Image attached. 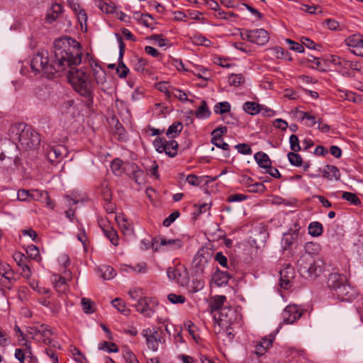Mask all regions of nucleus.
Masks as SVG:
<instances>
[{"mask_svg":"<svg viewBox=\"0 0 363 363\" xmlns=\"http://www.w3.org/2000/svg\"><path fill=\"white\" fill-rule=\"evenodd\" d=\"M342 94H341L340 96L349 101H352L357 104H360L363 101V99L360 95L352 91H342Z\"/></svg>","mask_w":363,"mask_h":363,"instance_id":"33","label":"nucleus"},{"mask_svg":"<svg viewBox=\"0 0 363 363\" xmlns=\"http://www.w3.org/2000/svg\"><path fill=\"white\" fill-rule=\"evenodd\" d=\"M290 148L293 152H297L301 150L299 140L296 135H291L289 138Z\"/></svg>","mask_w":363,"mask_h":363,"instance_id":"53","label":"nucleus"},{"mask_svg":"<svg viewBox=\"0 0 363 363\" xmlns=\"http://www.w3.org/2000/svg\"><path fill=\"white\" fill-rule=\"evenodd\" d=\"M244 82L245 78L241 74H232L228 77V82L231 86H238Z\"/></svg>","mask_w":363,"mask_h":363,"instance_id":"42","label":"nucleus"},{"mask_svg":"<svg viewBox=\"0 0 363 363\" xmlns=\"http://www.w3.org/2000/svg\"><path fill=\"white\" fill-rule=\"evenodd\" d=\"M52 335V330L49 328L48 325H42L37 330L36 336H39L40 338H42L43 341L46 345H51L52 340L50 337Z\"/></svg>","mask_w":363,"mask_h":363,"instance_id":"21","label":"nucleus"},{"mask_svg":"<svg viewBox=\"0 0 363 363\" xmlns=\"http://www.w3.org/2000/svg\"><path fill=\"white\" fill-rule=\"evenodd\" d=\"M297 264L300 273L306 277L315 278L323 272V267L317 264L311 255H302Z\"/></svg>","mask_w":363,"mask_h":363,"instance_id":"4","label":"nucleus"},{"mask_svg":"<svg viewBox=\"0 0 363 363\" xmlns=\"http://www.w3.org/2000/svg\"><path fill=\"white\" fill-rule=\"evenodd\" d=\"M142 335L145 339L147 348L153 352H157L160 345L165 342L164 333L160 327L153 326L143 330Z\"/></svg>","mask_w":363,"mask_h":363,"instance_id":"5","label":"nucleus"},{"mask_svg":"<svg viewBox=\"0 0 363 363\" xmlns=\"http://www.w3.org/2000/svg\"><path fill=\"white\" fill-rule=\"evenodd\" d=\"M44 51L38 52L36 55H35L30 62V67L32 71L35 74L39 73V69L40 67V61L43 57Z\"/></svg>","mask_w":363,"mask_h":363,"instance_id":"34","label":"nucleus"},{"mask_svg":"<svg viewBox=\"0 0 363 363\" xmlns=\"http://www.w3.org/2000/svg\"><path fill=\"white\" fill-rule=\"evenodd\" d=\"M54 57L48 59V53L44 51L39 73L52 78L55 73L67 72L69 82L80 95L92 99L93 86L86 73L75 67L82 62L80 44L72 38H62L54 42Z\"/></svg>","mask_w":363,"mask_h":363,"instance_id":"1","label":"nucleus"},{"mask_svg":"<svg viewBox=\"0 0 363 363\" xmlns=\"http://www.w3.org/2000/svg\"><path fill=\"white\" fill-rule=\"evenodd\" d=\"M16 264L21 268V274L24 278L29 279L31 276V271L28 265V258L21 252H16L13 255Z\"/></svg>","mask_w":363,"mask_h":363,"instance_id":"16","label":"nucleus"},{"mask_svg":"<svg viewBox=\"0 0 363 363\" xmlns=\"http://www.w3.org/2000/svg\"><path fill=\"white\" fill-rule=\"evenodd\" d=\"M101 196L104 201H109L111 199V192L108 186V183L104 182L101 184Z\"/></svg>","mask_w":363,"mask_h":363,"instance_id":"54","label":"nucleus"},{"mask_svg":"<svg viewBox=\"0 0 363 363\" xmlns=\"http://www.w3.org/2000/svg\"><path fill=\"white\" fill-rule=\"evenodd\" d=\"M195 116L200 119L208 118L211 116V111L207 106L206 101H201L197 110L195 111Z\"/></svg>","mask_w":363,"mask_h":363,"instance_id":"26","label":"nucleus"},{"mask_svg":"<svg viewBox=\"0 0 363 363\" xmlns=\"http://www.w3.org/2000/svg\"><path fill=\"white\" fill-rule=\"evenodd\" d=\"M174 281L182 286L188 285L189 282V272L186 268L179 269L177 276V279H174Z\"/></svg>","mask_w":363,"mask_h":363,"instance_id":"30","label":"nucleus"},{"mask_svg":"<svg viewBox=\"0 0 363 363\" xmlns=\"http://www.w3.org/2000/svg\"><path fill=\"white\" fill-rule=\"evenodd\" d=\"M26 253L28 256L33 259L40 261L41 259L40 257V252L38 248L33 245H29L26 249Z\"/></svg>","mask_w":363,"mask_h":363,"instance_id":"46","label":"nucleus"},{"mask_svg":"<svg viewBox=\"0 0 363 363\" xmlns=\"http://www.w3.org/2000/svg\"><path fill=\"white\" fill-rule=\"evenodd\" d=\"M274 340V336L272 335L263 337L261 341L255 346V354L257 356H262L264 354L267 350H269L272 346Z\"/></svg>","mask_w":363,"mask_h":363,"instance_id":"19","label":"nucleus"},{"mask_svg":"<svg viewBox=\"0 0 363 363\" xmlns=\"http://www.w3.org/2000/svg\"><path fill=\"white\" fill-rule=\"evenodd\" d=\"M116 220L118 221V225H120L121 230L125 235H130L133 233V227L132 225L128 223L125 219H122L121 220V216L116 217Z\"/></svg>","mask_w":363,"mask_h":363,"instance_id":"44","label":"nucleus"},{"mask_svg":"<svg viewBox=\"0 0 363 363\" xmlns=\"http://www.w3.org/2000/svg\"><path fill=\"white\" fill-rule=\"evenodd\" d=\"M280 286L287 289L291 287V280L294 277V269L291 266H287L285 269L280 270Z\"/></svg>","mask_w":363,"mask_h":363,"instance_id":"18","label":"nucleus"},{"mask_svg":"<svg viewBox=\"0 0 363 363\" xmlns=\"http://www.w3.org/2000/svg\"><path fill=\"white\" fill-rule=\"evenodd\" d=\"M347 281V279L344 274L333 272L328 275L327 286L333 294H334L337 290L342 286Z\"/></svg>","mask_w":363,"mask_h":363,"instance_id":"9","label":"nucleus"},{"mask_svg":"<svg viewBox=\"0 0 363 363\" xmlns=\"http://www.w3.org/2000/svg\"><path fill=\"white\" fill-rule=\"evenodd\" d=\"M153 304L154 303H151V301L147 298H140L135 304V308L138 312L144 316L151 317L155 313Z\"/></svg>","mask_w":363,"mask_h":363,"instance_id":"11","label":"nucleus"},{"mask_svg":"<svg viewBox=\"0 0 363 363\" xmlns=\"http://www.w3.org/2000/svg\"><path fill=\"white\" fill-rule=\"evenodd\" d=\"M171 95H173L182 102L188 101L187 95L182 90L174 89Z\"/></svg>","mask_w":363,"mask_h":363,"instance_id":"64","label":"nucleus"},{"mask_svg":"<svg viewBox=\"0 0 363 363\" xmlns=\"http://www.w3.org/2000/svg\"><path fill=\"white\" fill-rule=\"evenodd\" d=\"M12 140H17L25 150H35L40 144V137L31 126L24 123L13 125L9 130Z\"/></svg>","mask_w":363,"mask_h":363,"instance_id":"2","label":"nucleus"},{"mask_svg":"<svg viewBox=\"0 0 363 363\" xmlns=\"http://www.w3.org/2000/svg\"><path fill=\"white\" fill-rule=\"evenodd\" d=\"M194 42L196 44L206 46V47L210 46V45L211 43L208 39H207L206 38H205L204 36H202V35L195 36L194 38Z\"/></svg>","mask_w":363,"mask_h":363,"instance_id":"62","label":"nucleus"},{"mask_svg":"<svg viewBox=\"0 0 363 363\" xmlns=\"http://www.w3.org/2000/svg\"><path fill=\"white\" fill-rule=\"evenodd\" d=\"M308 234L313 237H318L323 231V225L318 221L311 222L308 225Z\"/></svg>","mask_w":363,"mask_h":363,"instance_id":"31","label":"nucleus"},{"mask_svg":"<svg viewBox=\"0 0 363 363\" xmlns=\"http://www.w3.org/2000/svg\"><path fill=\"white\" fill-rule=\"evenodd\" d=\"M134 69L138 72H143L145 69L146 60L143 58L136 57L133 60Z\"/></svg>","mask_w":363,"mask_h":363,"instance_id":"49","label":"nucleus"},{"mask_svg":"<svg viewBox=\"0 0 363 363\" xmlns=\"http://www.w3.org/2000/svg\"><path fill=\"white\" fill-rule=\"evenodd\" d=\"M239 153L242 155H251L252 153V149L249 145L246 143H240L235 147Z\"/></svg>","mask_w":363,"mask_h":363,"instance_id":"57","label":"nucleus"},{"mask_svg":"<svg viewBox=\"0 0 363 363\" xmlns=\"http://www.w3.org/2000/svg\"><path fill=\"white\" fill-rule=\"evenodd\" d=\"M226 301V297L225 296H214L211 298L209 302V307L211 309V311H220V310L223 308V304Z\"/></svg>","mask_w":363,"mask_h":363,"instance_id":"23","label":"nucleus"},{"mask_svg":"<svg viewBox=\"0 0 363 363\" xmlns=\"http://www.w3.org/2000/svg\"><path fill=\"white\" fill-rule=\"evenodd\" d=\"M345 43L348 47L353 48V53L359 56L362 55L363 38L359 34L350 35L345 39Z\"/></svg>","mask_w":363,"mask_h":363,"instance_id":"13","label":"nucleus"},{"mask_svg":"<svg viewBox=\"0 0 363 363\" xmlns=\"http://www.w3.org/2000/svg\"><path fill=\"white\" fill-rule=\"evenodd\" d=\"M213 252L208 247L199 250L192 261V273L196 277L208 274L211 269Z\"/></svg>","mask_w":363,"mask_h":363,"instance_id":"3","label":"nucleus"},{"mask_svg":"<svg viewBox=\"0 0 363 363\" xmlns=\"http://www.w3.org/2000/svg\"><path fill=\"white\" fill-rule=\"evenodd\" d=\"M52 9H53V12L55 13H52V14H47V19L51 22V21H55L57 16H58V13H60L62 11V8L60 6V5L59 4H55V6H52Z\"/></svg>","mask_w":363,"mask_h":363,"instance_id":"61","label":"nucleus"},{"mask_svg":"<svg viewBox=\"0 0 363 363\" xmlns=\"http://www.w3.org/2000/svg\"><path fill=\"white\" fill-rule=\"evenodd\" d=\"M69 4L70 6V8L75 12L79 13V18L82 19L86 20V14L85 11L81 9L79 4L74 2V1H69Z\"/></svg>","mask_w":363,"mask_h":363,"instance_id":"50","label":"nucleus"},{"mask_svg":"<svg viewBox=\"0 0 363 363\" xmlns=\"http://www.w3.org/2000/svg\"><path fill=\"white\" fill-rule=\"evenodd\" d=\"M95 81L97 84L101 86V89L105 91V84L106 82V74L105 70H99V73H97L94 76Z\"/></svg>","mask_w":363,"mask_h":363,"instance_id":"48","label":"nucleus"},{"mask_svg":"<svg viewBox=\"0 0 363 363\" xmlns=\"http://www.w3.org/2000/svg\"><path fill=\"white\" fill-rule=\"evenodd\" d=\"M211 142L213 145L223 150H229L228 144L223 141L222 136L216 135H211Z\"/></svg>","mask_w":363,"mask_h":363,"instance_id":"37","label":"nucleus"},{"mask_svg":"<svg viewBox=\"0 0 363 363\" xmlns=\"http://www.w3.org/2000/svg\"><path fill=\"white\" fill-rule=\"evenodd\" d=\"M118 41L119 43V58L118 65L116 68V72L120 78H125L129 72V69L125 66L123 62V56L125 51V43L123 42L121 37H118Z\"/></svg>","mask_w":363,"mask_h":363,"instance_id":"17","label":"nucleus"},{"mask_svg":"<svg viewBox=\"0 0 363 363\" xmlns=\"http://www.w3.org/2000/svg\"><path fill=\"white\" fill-rule=\"evenodd\" d=\"M254 157L259 167L264 169L270 167L272 161L266 153L263 152H258L255 154Z\"/></svg>","mask_w":363,"mask_h":363,"instance_id":"22","label":"nucleus"},{"mask_svg":"<svg viewBox=\"0 0 363 363\" xmlns=\"http://www.w3.org/2000/svg\"><path fill=\"white\" fill-rule=\"evenodd\" d=\"M247 38H250L251 43L259 45H265L269 40L268 32L262 28L251 30L250 37Z\"/></svg>","mask_w":363,"mask_h":363,"instance_id":"15","label":"nucleus"},{"mask_svg":"<svg viewBox=\"0 0 363 363\" xmlns=\"http://www.w3.org/2000/svg\"><path fill=\"white\" fill-rule=\"evenodd\" d=\"M213 111L217 114H223L230 111V105L227 101L220 102L214 106Z\"/></svg>","mask_w":363,"mask_h":363,"instance_id":"40","label":"nucleus"},{"mask_svg":"<svg viewBox=\"0 0 363 363\" xmlns=\"http://www.w3.org/2000/svg\"><path fill=\"white\" fill-rule=\"evenodd\" d=\"M99 4V9L105 13H112L114 12L116 9V6L114 3L109 2L108 3L106 0H101Z\"/></svg>","mask_w":363,"mask_h":363,"instance_id":"41","label":"nucleus"},{"mask_svg":"<svg viewBox=\"0 0 363 363\" xmlns=\"http://www.w3.org/2000/svg\"><path fill=\"white\" fill-rule=\"evenodd\" d=\"M123 357L127 363H139L135 355L130 350H126L123 354Z\"/></svg>","mask_w":363,"mask_h":363,"instance_id":"63","label":"nucleus"},{"mask_svg":"<svg viewBox=\"0 0 363 363\" xmlns=\"http://www.w3.org/2000/svg\"><path fill=\"white\" fill-rule=\"evenodd\" d=\"M52 281L54 282L55 289L59 294H64L67 288L66 279L57 274L52 276Z\"/></svg>","mask_w":363,"mask_h":363,"instance_id":"25","label":"nucleus"},{"mask_svg":"<svg viewBox=\"0 0 363 363\" xmlns=\"http://www.w3.org/2000/svg\"><path fill=\"white\" fill-rule=\"evenodd\" d=\"M272 51L277 59H284L289 61L291 60L290 54L281 47H275L272 49Z\"/></svg>","mask_w":363,"mask_h":363,"instance_id":"38","label":"nucleus"},{"mask_svg":"<svg viewBox=\"0 0 363 363\" xmlns=\"http://www.w3.org/2000/svg\"><path fill=\"white\" fill-rule=\"evenodd\" d=\"M298 237V233L296 230L292 231V233H285L281 240L282 247L284 250L289 248L294 240Z\"/></svg>","mask_w":363,"mask_h":363,"instance_id":"29","label":"nucleus"},{"mask_svg":"<svg viewBox=\"0 0 363 363\" xmlns=\"http://www.w3.org/2000/svg\"><path fill=\"white\" fill-rule=\"evenodd\" d=\"M123 164V162L121 160L115 159L113 161L111 167L115 174H120L121 172Z\"/></svg>","mask_w":363,"mask_h":363,"instance_id":"60","label":"nucleus"},{"mask_svg":"<svg viewBox=\"0 0 363 363\" xmlns=\"http://www.w3.org/2000/svg\"><path fill=\"white\" fill-rule=\"evenodd\" d=\"M266 189L265 186L262 183H255L250 186L248 191L252 193H263Z\"/></svg>","mask_w":363,"mask_h":363,"instance_id":"58","label":"nucleus"},{"mask_svg":"<svg viewBox=\"0 0 363 363\" xmlns=\"http://www.w3.org/2000/svg\"><path fill=\"white\" fill-rule=\"evenodd\" d=\"M232 276L228 272L217 269L213 274L212 280L218 286H222L228 284Z\"/></svg>","mask_w":363,"mask_h":363,"instance_id":"20","label":"nucleus"},{"mask_svg":"<svg viewBox=\"0 0 363 363\" xmlns=\"http://www.w3.org/2000/svg\"><path fill=\"white\" fill-rule=\"evenodd\" d=\"M287 157L291 165L300 167L302 165L303 160L301 155L295 152H290L287 154Z\"/></svg>","mask_w":363,"mask_h":363,"instance_id":"39","label":"nucleus"},{"mask_svg":"<svg viewBox=\"0 0 363 363\" xmlns=\"http://www.w3.org/2000/svg\"><path fill=\"white\" fill-rule=\"evenodd\" d=\"M303 311L296 305H288L282 313L283 321L291 324L301 318Z\"/></svg>","mask_w":363,"mask_h":363,"instance_id":"8","label":"nucleus"},{"mask_svg":"<svg viewBox=\"0 0 363 363\" xmlns=\"http://www.w3.org/2000/svg\"><path fill=\"white\" fill-rule=\"evenodd\" d=\"M104 234L114 245H118V236L113 229L104 230Z\"/></svg>","mask_w":363,"mask_h":363,"instance_id":"51","label":"nucleus"},{"mask_svg":"<svg viewBox=\"0 0 363 363\" xmlns=\"http://www.w3.org/2000/svg\"><path fill=\"white\" fill-rule=\"evenodd\" d=\"M167 299L174 304L177 303H184L186 301V298L182 295H179L176 294H169L167 296Z\"/></svg>","mask_w":363,"mask_h":363,"instance_id":"55","label":"nucleus"},{"mask_svg":"<svg viewBox=\"0 0 363 363\" xmlns=\"http://www.w3.org/2000/svg\"><path fill=\"white\" fill-rule=\"evenodd\" d=\"M113 306L124 315H128L129 310L126 308L125 303L121 298H116L112 301Z\"/></svg>","mask_w":363,"mask_h":363,"instance_id":"45","label":"nucleus"},{"mask_svg":"<svg viewBox=\"0 0 363 363\" xmlns=\"http://www.w3.org/2000/svg\"><path fill=\"white\" fill-rule=\"evenodd\" d=\"M183 129V124L180 122L173 123L166 131V135L169 138H174L179 135Z\"/></svg>","mask_w":363,"mask_h":363,"instance_id":"28","label":"nucleus"},{"mask_svg":"<svg viewBox=\"0 0 363 363\" xmlns=\"http://www.w3.org/2000/svg\"><path fill=\"white\" fill-rule=\"evenodd\" d=\"M204 287V281L200 277L193 279L191 284L189 286V291L191 293H196Z\"/></svg>","mask_w":363,"mask_h":363,"instance_id":"35","label":"nucleus"},{"mask_svg":"<svg viewBox=\"0 0 363 363\" xmlns=\"http://www.w3.org/2000/svg\"><path fill=\"white\" fill-rule=\"evenodd\" d=\"M155 242H160L167 250H177L183 247L184 242L181 239H166L163 237L155 238L152 240V246Z\"/></svg>","mask_w":363,"mask_h":363,"instance_id":"12","label":"nucleus"},{"mask_svg":"<svg viewBox=\"0 0 363 363\" xmlns=\"http://www.w3.org/2000/svg\"><path fill=\"white\" fill-rule=\"evenodd\" d=\"M323 176L328 179H340V173L337 167L334 165H327L323 170Z\"/></svg>","mask_w":363,"mask_h":363,"instance_id":"24","label":"nucleus"},{"mask_svg":"<svg viewBox=\"0 0 363 363\" xmlns=\"http://www.w3.org/2000/svg\"><path fill=\"white\" fill-rule=\"evenodd\" d=\"M132 169H133V179L135 180V182L139 184L143 183V172L138 169V167L133 164L132 165Z\"/></svg>","mask_w":363,"mask_h":363,"instance_id":"52","label":"nucleus"},{"mask_svg":"<svg viewBox=\"0 0 363 363\" xmlns=\"http://www.w3.org/2000/svg\"><path fill=\"white\" fill-rule=\"evenodd\" d=\"M92 301L89 298H83L82 299V305L83 311L85 313L91 314L94 313V310L92 309Z\"/></svg>","mask_w":363,"mask_h":363,"instance_id":"56","label":"nucleus"},{"mask_svg":"<svg viewBox=\"0 0 363 363\" xmlns=\"http://www.w3.org/2000/svg\"><path fill=\"white\" fill-rule=\"evenodd\" d=\"M47 191L39 189L30 190V199L32 200L43 202L44 198L47 196Z\"/></svg>","mask_w":363,"mask_h":363,"instance_id":"47","label":"nucleus"},{"mask_svg":"<svg viewBox=\"0 0 363 363\" xmlns=\"http://www.w3.org/2000/svg\"><path fill=\"white\" fill-rule=\"evenodd\" d=\"M238 314L236 311L232 307H223L220 312H218V317L215 316V319L220 321V325H224L225 324H233L236 322Z\"/></svg>","mask_w":363,"mask_h":363,"instance_id":"10","label":"nucleus"},{"mask_svg":"<svg viewBox=\"0 0 363 363\" xmlns=\"http://www.w3.org/2000/svg\"><path fill=\"white\" fill-rule=\"evenodd\" d=\"M133 18L147 28H152V23L149 22V20H152V17L150 14L135 12L133 13Z\"/></svg>","mask_w":363,"mask_h":363,"instance_id":"32","label":"nucleus"},{"mask_svg":"<svg viewBox=\"0 0 363 363\" xmlns=\"http://www.w3.org/2000/svg\"><path fill=\"white\" fill-rule=\"evenodd\" d=\"M67 149L62 145H56L51 147L47 152L48 160L52 164L59 162L66 155Z\"/></svg>","mask_w":363,"mask_h":363,"instance_id":"14","label":"nucleus"},{"mask_svg":"<svg viewBox=\"0 0 363 363\" xmlns=\"http://www.w3.org/2000/svg\"><path fill=\"white\" fill-rule=\"evenodd\" d=\"M100 272L101 273V277L105 280L111 279L116 274L114 269L112 267L108 265L102 266L100 268Z\"/></svg>","mask_w":363,"mask_h":363,"instance_id":"36","label":"nucleus"},{"mask_svg":"<svg viewBox=\"0 0 363 363\" xmlns=\"http://www.w3.org/2000/svg\"><path fill=\"white\" fill-rule=\"evenodd\" d=\"M262 108V106L253 101H247L243 104V110L250 115L259 113Z\"/></svg>","mask_w":363,"mask_h":363,"instance_id":"27","label":"nucleus"},{"mask_svg":"<svg viewBox=\"0 0 363 363\" xmlns=\"http://www.w3.org/2000/svg\"><path fill=\"white\" fill-rule=\"evenodd\" d=\"M179 215L180 213L179 211H174L163 220V225L165 227L169 226L179 216Z\"/></svg>","mask_w":363,"mask_h":363,"instance_id":"59","label":"nucleus"},{"mask_svg":"<svg viewBox=\"0 0 363 363\" xmlns=\"http://www.w3.org/2000/svg\"><path fill=\"white\" fill-rule=\"evenodd\" d=\"M155 150L159 153L164 152L169 157L177 155L179 145L174 140L167 141L164 138L157 137L153 142Z\"/></svg>","mask_w":363,"mask_h":363,"instance_id":"6","label":"nucleus"},{"mask_svg":"<svg viewBox=\"0 0 363 363\" xmlns=\"http://www.w3.org/2000/svg\"><path fill=\"white\" fill-rule=\"evenodd\" d=\"M342 198L354 206H358L361 203L360 199L354 193L345 191L342 193Z\"/></svg>","mask_w":363,"mask_h":363,"instance_id":"43","label":"nucleus"},{"mask_svg":"<svg viewBox=\"0 0 363 363\" xmlns=\"http://www.w3.org/2000/svg\"><path fill=\"white\" fill-rule=\"evenodd\" d=\"M358 295L357 290L351 286L348 281L333 294L340 301H351Z\"/></svg>","mask_w":363,"mask_h":363,"instance_id":"7","label":"nucleus"}]
</instances>
